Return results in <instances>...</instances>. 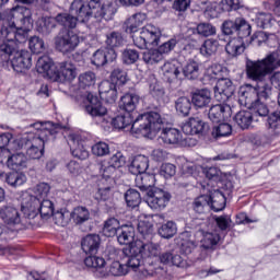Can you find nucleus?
Wrapping results in <instances>:
<instances>
[{
    "label": "nucleus",
    "mask_w": 280,
    "mask_h": 280,
    "mask_svg": "<svg viewBox=\"0 0 280 280\" xmlns=\"http://www.w3.org/2000/svg\"><path fill=\"white\" fill-rule=\"evenodd\" d=\"M58 27L57 18L44 16L37 22V32L42 34V36H49Z\"/></svg>",
    "instance_id": "c9c22d12"
},
{
    "label": "nucleus",
    "mask_w": 280,
    "mask_h": 280,
    "mask_svg": "<svg viewBox=\"0 0 280 280\" xmlns=\"http://www.w3.org/2000/svg\"><path fill=\"white\" fill-rule=\"evenodd\" d=\"M122 255H127V266L131 270H137L143 264V259L161 255V245L152 242L136 241L130 247L122 248Z\"/></svg>",
    "instance_id": "7ed1b4c3"
},
{
    "label": "nucleus",
    "mask_w": 280,
    "mask_h": 280,
    "mask_svg": "<svg viewBox=\"0 0 280 280\" xmlns=\"http://www.w3.org/2000/svg\"><path fill=\"white\" fill-rule=\"evenodd\" d=\"M210 198V209H212V211H222L223 209H225L226 207V197L224 196V194H222V191L220 190H214L213 192H211L209 196Z\"/></svg>",
    "instance_id": "a18cd8bd"
},
{
    "label": "nucleus",
    "mask_w": 280,
    "mask_h": 280,
    "mask_svg": "<svg viewBox=\"0 0 280 280\" xmlns=\"http://www.w3.org/2000/svg\"><path fill=\"white\" fill-rule=\"evenodd\" d=\"M141 102V96L137 93H126L124 96L120 97L119 107L121 110H125V113H129V115H132L135 110L137 109V105Z\"/></svg>",
    "instance_id": "7c9ffc66"
},
{
    "label": "nucleus",
    "mask_w": 280,
    "mask_h": 280,
    "mask_svg": "<svg viewBox=\"0 0 280 280\" xmlns=\"http://www.w3.org/2000/svg\"><path fill=\"white\" fill-rule=\"evenodd\" d=\"M164 58L159 49H150L142 55L143 62L147 65H159V62H163Z\"/></svg>",
    "instance_id": "052dcab7"
},
{
    "label": "nucleus",
    "mask_w": 280,
    "mask_h": 280,
    "mask_svg": "<svg viewBox=\"0 0 280 280\" xmlns=\"http://www.w3.org/2000/svg\"><path fill=\"white\" fill-rule=\"evenodd\" d=\"M234 94L235 84H233V81H231L229 77L217 82V85L214 86V98L217 102H229Z\"/></svg>",
    "instance_id": "f3484780"
},
{
    "label": "nucleus",
    "mask_w": 280,
    "mask_h": 280,
    "mask_svg": "<svg viewBox=\"0 0 280 280\" xmlns=\"http://www.w3.org/2000/svg\"><path fill=\"white\" fill-rule=\"evenodd\" d=\"M182 130L184 135H207L211 127L209 122H205L199 117H190L188 121H186L182 126Z\"/></svg>",
    "instance_id": "6ab92c4d"
},
{
    "label": "nucleus",
    "mask_w": 280,
    "mask_h": 280,
    "mask_svg": "<svg viewBox=\"0 0 280 280\" xmlns=\"http://www.w3.org/2000/svg\"><path fill=\"white\" fill-rule=\"evenodd\" d=\"M105 49H117L124 47V35L119 31H113L106 34Z\"/></svg>",
    "instance_id": "49530a36"
},
{
    "label": "nucleus",
    "mask_w": 280,
    "mask_h": 280,
    "mask_svg": "<svg viewBox=\"0 0 280 280\" xmlns=\"http://www.w3.org/2000/svg\"><path fill=\"white\" fill-rule=\"evenodd\" d=\"M102 246L100 234H88L81 240V248L85 255H95Z\"/></svg>",
    "instance_id": "393cba45"
},
{
    "label": "nucleus",
    "mask_w": 280,
    "mask_h": 280,
    "mask_svg": "<svg viewBox=\"0 0 280 280\" xmlns=\"http://www.w3.org/2000/svg\"><path fill=\"white\" fill-rule=\"evenodd\" d=\"M117 60V51L115 49L98 48L91 57V65L100 69V67H106L108 62H115Z\"/></svg>",
    "instance_id": "aec40b11"
},
{
    "label": "nucleus",
    "mask_w": 280,
    "mask_h": 280,
    "mask_svg": "<svg viewBox=\"0 0 280 280\" xmlns=\"http://www.w3.org/2000/svg\"><path fill=\"white\" fill-rule=\"evenodd\" d=\"M7 167L14 172L25 170V167H27V156L23 153H15L11 155V158L7 160Z\"/></svg>",
    "instance_id": "c03bdc74"
},
{
    "label": "nucleus",
    "mask_w": 280,
    "mask_h": 280,
    "mask_svg": "<svg viewBox=\"0 0 280 280\" xmlns=\"http://www.w3.org/2000/svg\"><path fill=\"white\" fill-rule=\"evenodd\" d=\"M240 97L242 102H245V106L255 115H259V117H266L270 115V109L268 105L261 101H259L257 96V88L250 84H245L240 89Z\"/></svg>",
    "instance_id": "6e6552de"
},
{
    "label": "nucleus",
    "mask_w": 280,
    "mask_h": 280,
    "mask_svg": "<svg viewBox=\"0 0 280 280\" xmlns=\"http://www.w3.org/2000/svg\"><path fill=\"white\" fill-rule=\"evenodd\" d=\"M125 200L129 209H137L141 205V192L135 188H130L125 194Z\"/></svg>",
    "instance_id": "6e6d98bb"
},
{
    "label": "nucleus",
    "mask_w": 280,
    "mask_h": 280,
    "mask_svg": "<svg viewBox=\"0 0 280 280\" xmlns=\"http://www.w3.org/2000/svg\"><path fill=\"white\" fill-rule=\"evenodd\" d=\"M122 261L124 264L119 261L112 262V265L109 266V275H112L113 277H122V275H128V268L132 267L128 266V256L125 254Z\"/></svg>",
    "instance_id": "3c124183"
},
{
    "label": "nucleus",
    "mask_w": 280,
    "mask_h": 280,
    "mask_svg": "<svg viewBox=\"0 0 280 280\" xmlns=\"http://www.w3.org/2000/svg\"><path fill=\"white\" fill-rule=\"evenodd\" d=\"M54 141V133L48 130L42 131L38 136L27 135L19 141L20 150H25L28 158L42 159L45 154V144Z\"/></svg>",
    "instance_id": "423d86ee"
},
{
    "label": "nucleus",
    "mask_w": 280,
    "mask_h": 280,
    "mask_svg": "<svg viewBox=\"0 0 280 280\" xmlns=\"http://www.w3.org/2000/svg\"><path fill=\"white\" fill-rule=\"evenodd\" d=\"M116 12L117 9H115V4L110 1L105 2L103 5L101 2L84 1L83 19L85 20L89 19L91 21L92 19H96V21H100L101 19H105V21H110Z\"/></svg>",
    "instance_id": "9d476101"
},
{
    "label": "nucleus",
    "mask_w": 280,
    "mask_h": 280,
    "mask_svg": "<svg viewBox=\"0 0 280 280\" xmlns=\"http://www.w3.org/2000/svg\"><path fill=\"white\" fill-rule=\"evenodd\" d=\"M231 135H233V127L229 122H221L211 131L213 139H222V137H231Z\"/></svg>",
    "instance_id": "5fc2aeb1"
},
{
    "label": "nucleus",
    "mask_w": 280,
    "mask_h": 280,
    "mask_svg": "<svg viewBox=\"0 0 280 280\" xmlns=\"http://www.w3.org/2000/svg\"><path fill=\"white\" fill-rule=\"evenodd\" d=\"M74 224H84V222H89L91 220V212L85 207H77L70 213Z\"/></svg>",
    "instance_id": "603ef678"
},
{
    "label": "nucleus",
    "mask_w": 280,
    "mask_h": 280,
    "mask_svg": "<svg viewBox=\"0 0 280 280\" xmlns=\"http://www.w3.org/2000/svg\"><path fill=\"white\" fill-rule=\"evenodd\" d=\"M135 47L138 49H150V47H159L161 43V31L156 26L149 24L143 26L140 32L131 35Z\"/></svg>",
    "instance_id": "1a4fd4ad"
},
{
    "label": "nucleus",
    "mask_w": 280,
    "mask_h": 280,
    "mask_svg": "<svg viewBox=\"0 0 280 280\" xmlns=\"http://www.w3.org/2000/svg\"><path fill=\"white\" fill-rule=\"evenodd\" d=\"M182 73L186 80H198L200 78V63L194 59H189L183 67Z\"/></svg>",
    "instance_id": "ea45409f"
},
{
    "label": "nucleus",
    "mask_w": 280,
    "mask_h": 280,
    "mask_svg": "<svg viewBox=\"0 0 280 280\" xmlns=\"http://www.w3.org/2000/svg\"><path fill=\"white\" fill-rule=\"evenodd\" d=\"M163 117L159 112H148L132 116L131 132L137 137H150L156 135L163 128Z\"/></svg>",
    "instance_id": "20e7f679"
},
{
    "label": "nucleus",
    "mask_w": 280,
    "mask_h": 280,
    "mask_svg": "<svg viewBox=\"0 0 280 280\" xmlns=\"http://www.w3.org/2000/svg\"><path fill=\"white\" fill-rule=\"evenodd\" d=\"M137 187L144 194V201L150 209L154 211H163L170 200H172V194L163 189L155 188L156 178L152 174L142 173L137 175Z\"/></svg>",
    "instance_id": "f257e3e1"
},
{
    "label": "nucleus",
    "mask_w": 280,
    "mask_h": 280,
    "mask_svg": "<svg viewBox=\"0 0 280 280\" xmlns=\"http://www.w3.org/2000/svg\"><path fill=\"white\" fill-rule=\"evenodd\" d=\"M256 82L257 84L255 86L257 91L258 102H261V100H268V97L272 95V85L266 82V79Z\"/></svg>",
    "instance_id": "13d9d810"
},
{
    "label": "nucleus",
    "mask_w": 280,
    "mask_h": 280,
    "mask_svg": "<svg viewBox=\"0 0 280 280\" xmlns=\"http://www.w3.org/2000/svg\"><path fill=\"white\" fill-rule=\"evenodd\" d=\"M85 112L88 115H91L93 119L106 117L108 109L104 107L100 97L93 95V93H88L86 95Z\"/></svg>",
    "instance_id": "412c9836"
},
{
    "label": "nucleus",
    "mask_w": 280,
    "mask_h": 280,
    "mask_svg": "<svg viewBox=\"0 0 280 280\" xmlns=\"http://www.w3.org/2000/svg\"><path fill=\"white\" fill-rule=\"evenodd\" d=\"M18 48L19 44L16 42H10V39L0 34V65L2 67L10 65Z\"/></svg>",
    "instance_id": "4be33fe9"
},
{
    "label": "nucleus",
    "mask_w": 280,
    "mask_h": 280,
    "mask_svg": "<svg viewBox=\"0 0 280 280\" xmlns=\"http://www.w3.org/2000/svg\"><path fill=\"white\" fill-rule=\"evenodd\" d=\"M121 229V222L115 217L108 218L103 224V235L105 237H116Z\"/></svg>",
    "instance_id": "79ce46f5"
},
{
    "label": "nucleus",
    "mask_w": 280,
    "mask_h": 280,
    "mask_svg": "<svg viewBox=\"0 0 280 280\" xmlns=\"http://www.w3.org/2000/svg\"><path fill=\"white\" fill-rule=\"evenodd\" d=\"M149 93L155 100H161L165 95V89L159 84V81L154 77H151L149 80Z\"/></svg>",
    "instance_id": "e2e57ef3"
},
{
    "label": "nucleus",
    "mask_w": 280,
    "mask_h": 280,
    "mask_svg": "<svg viewBox=\"0 0 280 280\" xmlns=\"http://www.w3.org/2000/svg\"><path fill=\"white\" fill-rule=\"evenodd\" d=\"M110 83L115 86H124L128 82V72L121 67H115L110 72Z\"/></svg>",
    "instance_id": "8fccbe9b"
},
{
    "label": "nucleus",
    "mask_w": 280,
    "mask_h": 280,
    "mask_svg": "<svg viewBox=\"0 0 280 280\" xmlns=\"http://www.w3.org/2000/svg\"><path fill=\"white\" fill-rule=\"evenodd\" d=\"M177 231L178 229L176 228V223H174V221H168L159 228L158 233L164 240H170L175 236Z\"/></svg>",
    "instance_id": "680f3d73"
},
{
    "label": "nucleus",
    "mask_w": 280,
    "mask_h": 280,
    "mask_svg": "<svg viewBox=\"0 0 280 280\" xmlns=\"http://www.w3.org/2000/svg\"><path fill=\"white\" fill-rule=\"evenodd\" d=\"M246 50V42L244 38L240 39L235 37L234 39L230 40L225 46V51L232 58H237V56H242V54Z\"/></svg>",
    "instance_id": "e433bc0d"
},
{
    "label": "nucleus",
    "mask_w": 280,
    "mask_h": 280,
    "mask_svg": "<svg viewBox=\"0 0 280 280\" xmlns=\"http://www.w3.org/2000/svg\"><path fill=\"white\" fill-rule=\"evenodd\" d=\"M212 100L211 91L209 89H197L190 93V101L197 110L209 108V106H211Z\"/></svg>",
    "instance_id": "5701e85b"
},
{
    "label": "nucleus",
    "mask_w": 280,
    "mask_h": 280,
    "mask_svg": "<svg viewBox=\"0 0 280 280\" xmlns=\"http://www.w3.org/2000/svg\"><path fill=\"white\" fill-rule=\"evenodd\" d=\"M147 19L148 15L145 13H135L128 18L124 23L126 34H136L139 30H143V23H145Z\"/></svg>",
    "instance_id": "a878e982"
},
{
    "label": "nucleus",
    "mask_w": 280,
    "mask_h": 280,
    "mask_svg": "<svg viewBox=\"0 0 280 280\" xmlns=\"http://www.w3.org/2000/svg\"><path fill=\"white\" fill-rule=\"evenodd\" d=\"M12 69L16 71V73H23V71H27V69H32V52L28 50H19V46L9 62Z\"/></svg>",
    "instance_id": "4468645a"
},
{
    "label": "nucleus",
    "mask_w": 280,
    "mask_h": 280,
    "mask_svg": "<svg viewBox=\"0 0 280 280\" xmlns=\"http://www.w3.org/2000/svg\"><path fill=\"white\" fill-rule=\"evenodd\" d=\"M150 167V160L145 155H136L129 165V172L135 176L145 174Z\"/></svg>",
    "instance_id": "473e14b6"
},
{
    "label": "nucleus",
    "mask_w": 280,
    "mask_h": 280,
    "mask_svg": "<svg viewBox=\"0 0 280 280\" xmlns=\"http://www.w3.org/2000/svg\"><path fill=\"white\" fill-rule=\"evenodd\" d=\"M84 0H74L70 5V13H59L56 15L58 25L65 27L63 30H75L78 23H89V19L83 16Z\"/></svg>",
    "instance_id": "0eeeda50"
},
{
    "label": "nucleus",
    "mask_w": 280,
    "mask_h": 280,
    "mask_svg": "<svg viewBox=\"0 0 280 280\" xmlns=\"http://www.w3.org/2000/svg\"><path fill=\"white\" fill-rule=\"evenodd\" d=\"M223 36H232L233 38H248L253 32V26L244 18H235L223 21L221 25Z\"/></svg>",
    "instance_id": "9b49d317"
},
{
    "label": "nucleus",
    "mask_w": 280,
    "mask_h": 280,
    "mask_svg": "<svg viewBox=\"0 0 280 280\" xmlns=\"http://www.w3.org/2000/svg\"><path fill=\"white\" fill-rule=\"evenodd\" d=\"M116 237L120 246H126L124 248H130L131 244L137 242L135 241V226H132V224H122L120 229H118Z\"/></svg>",
    "instance_id": "bb28decb"
},
{
    "label": "nucleus",
    "mask_w": 280,
    "mask_h": 280,
    "mask_svg": "<svg viewBox=\"0 0 280 280\" xmlns=\"http://www.w3.org/2000/svg\"><path fill=\"white\" fill-rule=\"evenodd\" d=\"M163 75L171 82V80H177L180 77L182 69L178 63L165 62L162 66Z\"/></svg>",
    "instance_id": "864d4df0"
},
{
    "label": "nucleus",
    "mask_w": 280,
    "mask_h": 280,
    "mask_svg": "<svg viewBox=\"0 0 280 280\" xmlns=\"http://www.w3.org/2000/svg\"><path fill=\"white\" fill-rule=\"evenodd\" d=\"M195 32H197L199 36L207 38L209 36H215L217 28L213 24L203 22L196 26Z\"/></svg>",
    "instance_id": "0e129e2a"
},
{
    "label": "nucleus",
    "mask_w": 280,
    "mask_h": 280,
    "mask_svg": "<svg viewBox=\"0 0 280 280\" xmlns=\"http://www.w3.org/2000/svg\"><path fill=\"white\" fill-rule=\"evenodd\" d=\"M70 141L72 143L70 144L72 156L79 159L80 161H86V158L89 156V151L84 149V145L80 144V141H78V136L71 135Z\"/></svg>",
    "instance_id": "de8ad7c7"
},
{
    "label": "nucleus",
    "mask_w": 280,
    "mask_h": 280,
    "mask_svg": "<svg viewBox=\"0 0 280 280\" xmlns=\"http://www.w3.org/2000/svg\"><path fill=\"white\" fill-rule=\"evenodd\" d=\"M33 128H35V130H37L36 133H31L34 137H38L40 135V132L47 130L50 135L54 136V141H56V136L62 131V129L65 127H62V125L60 124H55L52 121H47V122H34L33 125H31Z\"/></svg>",
    "instance_id": "72a5a7b5"
},
{
    "label": "nucleus",
    "mask_w": 280,
    "mask_h": 280,
    "mask_svg": "<svg viewBox=\"0 0 280 280\" xmlns=\"http://www.w3.org/2000/svg\"><path fill=\"white\" fill-rule=\"evenodd\" d=\"M0 178H3L11 187H21L27 180V176L21 172L0 173Z\"/></svg>",
    "instance_id": "4c0bfd02"
},
{
    "label": "nucleus",
    "mask_w": 280,
    "mask_h": 280,
    "mask_svg": "<svg viewBox=\"0 0 280 280\" xmlns=\"http://www.w3.org/2000/svg\"><path fill=\"white\" fill-rule=\"evenodd\" d=\"M160 262L164 266H176L177 268H187V260L182 255L173 252H164L158 255Z\"/></svg>",
    "instance_id": "c756f323"
},
{
    "label": "nucleus",
    "mask_w": 280,
    "mask_h": 280,
    "mask_svg": "<svg viewBox=\"0 0 280 280\" xmlns=\"http://www.w3.org/2000/svg\"><path fill=\"white\" fill-rule=\"evenodd\" d=\"M257 117H260L259 115L255 114L253 110H241L234 116V121L237 124L238 127L242 128V130H246L250 128V124L253 121H258Z\"/></svg>",
    "instance_id": "2f4dec72"
},
{
    "label": "nucleus",
    "mask_w": 280,
    "mask_h": 280,
    "mask_svg": "<svg viewBox=\"0 0 280 280\" xmlns=\"http://www.w3.org/2000/svg\"><path fill=\"white\" fill-rule=\"evenodd\" d=\"M121 60L124 65H135L139 60V51L130 48L122 50Z\"/></svg>",
    "instance_id": "774afa93"
},
{
    "label": "nucleus",
    "mask_w": 280,
    "mask_h": 280,
    "mask_svg": "<svg viewBox=\"0 0 280 280\" xmlns=\"http://www.w3.org/2000/svg\"><path fill=\"white\" fill-rule=\"evenodd\" d=\"M209 202H211V198L208 195L196 197L191 203L192 210L199 214L207 213L211 209Z\"/></svg>",
    "instance_id": "09e8293b"
},
{
    "label": "nucleus",
    "mask_w": 280,
    "mask_h": 280,
    "mask_svg": "<svg viewBox=\"0 0 280 280\" xmlns=\"http://www.w3.org/2000/svg\"><path fill=\"white\" fill-rule=\"evenodd\" d=\"M21 209L26 220H34L38 213L43 218H51L54 215V202L51 200L39 199L30 194L23 196Z\"/></svg>",
    "instance_id": "39448f33"
},
{
    "label": "nucleus",
    "mask_w": 280,
    "mask_h": 280,
    "mask_svg": "<svg viewBox=\"0 0 280 280\" xmlns=\"http://www.w3.org/2000/svg\"><path fill=\"white\" fill-rule=\"evenodd\" d=\"M101 100L106 104H115L117 102V85L110 81H103L98 86Z\"/></svg>",
    "instance_id": "cd10ccee"
},
{
    "label": "nucleus",
    "mask_w": 280,
    "mask_h": 280,
    "mask_svg": "<svg viewBox=\"0 0 280 280\" xmlns=\"http://www.w3.org/2000/svg\"><path fill=\"white\" fill-rule=\"evenodd\" d=\"M203 174L208 180H212L213 183H220L222 180V171L217 166H206Z\"/></svg>",
    "instance_id": "69168bd1"
},
{
    "label": "nucleus",
    "mask_w": 280,
    "mask_h": 280,
    "mask_svg": "<svg viewBox=\"0 0 280 280\" xmlns=\"http://www.w3.org/2000/svg\"><path fill=\"white\" fill-rule=\"evenodd\" d=\"M37 73H40L44 78H48L54 82V74H56L57 67L51 62V59L47 56L39 57L36 63Z\"/></svg>",
    "instance_id": "c85d7f7f"
},
{
    "label": "nucleus",
    "mask_w": 280,
    "mask_h": 280,
    "mask_svg": "<svg viewBox=\"0 0 280 280\" xmlns=\"http://www.w3.org/2000/svg\"><path fill=\"white\" fill-rule=\"evenodd\" d=\"M0 35L5 36L11 43H16V45L27 42V32L16 27L14 22L3 24L0 28Z\"/></svg>",
    "instance_id": "2eb2a0df"
},
{
    "label": "nucleus",
    "mask_w": 280,
    "mask_h": 280,
    "mask_svg": "<svg viewBox=\"0 0 280 280\" xmlns=\"http://www.w3.org/2000/svg\"><path fill=\"white\" fill-rule=\"evenodd\" d=\"M9 19L10 22L7 23H21L24 27H30L34 23V20L32 19V10L26 7L16 5L15 8H12L9 12Z\"/></svg>",
    "instance_id": "a211bd4d"
},
{
    "label": "nucleus",
    "mask_w": 280,
    "mask_h": 280,
    "mask_svg": "<svg viewBox=\"0 0 280 280\" xmlns=\"http://www.w3.org/2000/svg\"><path fill=\"white\" fill-rule=\"evenodd\" d=\"M180 139H183V136L180 131L175 128L163 129L160 136V141L164 142L166 145H176V143H180Z\"/></svg>",
    "instance_id": "58836bf2"
},
{
    "label": "nucleus",
    "mask_w": 280,
    "mask_h": 280,
    "mask_svg": "<svg viewBox=\"0 0 280 280\" xmlns=\"http://www.w3.org/2000/svg\"><path fill=\"white\" fill-rule=\"evenodd\" d=\"M77 77L78 69L75 68V65L65 61L59 65V68H56L55 74H52V82H71L72 80H75Z\"/></svg>",
    "instance_id": "dca6fc26"
},
{
    "label": "nucleus",
    "mask_w": 280,
    "mask_h": 280,
    "mask_svg": "<svg viewBox=\"0 0 280 280\" xmlns=\"http://www.w3.org/2000/svg\"><path fill=\"white\" fill-rule=\"evenodd\" d=\"M95 84V72L88 71L79 75L80 89H89Z\"/></svg>",
    "instance_id": "338daca9"
},
{
    "label": "nucleus",
    "mask_w": 280,
    "mask_h": 280,
    "mask_svg": "<svg viewBox=\"0 0 280 280\" xmlns=\"http://www.w3.org/2000/svg\"><path fill=\"white\" fill-rule=\"evenodd\" d=\"M192 226H195L196 232L202 235L201 246L206 250L215 248L220 242V234L209 232V221L203 219H195L192 221Z\"/></svg>",
    "instance_id": "ddd939ff"
},
{
    "label": "nucleus",
    "mask_w": 280,
    "mask_h": 280,
    "mask_svg": "<svg viewBox=\"0 0 280 280\" xmlns=\"http://www.w3.org/2000/svg\"><path fill=\"white\" fill-rule=\"evenodd\" d=\"M112 125L118 130L128 128V126L132 125V114L125 112V114L114 117L112 119Z\"/></svg>",
    "instance_id": "4d7b16f0"
},
{
    "label": "nucleus",
    "mask_w": 280,
    "mask_h": 280,
    "mask_svg": "<svg viewBox=\"0 0 280 280\" xmlns=\"http://www.w3.org/2000/svg\"><path fill=\"white\" fill-rule=\"evenodd\" d=\"M219 45L220 44L215 39H206L200 47L201 56H205V58H211V56L217 54Z\"/></svg>",
    "instance_id": "bf43d9fd"
},
{
    "label": "nucleus",
    "mask_w": 280,
    "mask_h": 280,
    "mask_svg": "<svg viewBox=\"0 0 280 280\" xmlns=\"http://www.w3.org/2000/svg\"><path fill=\"white\" fill-rule=\"evenodd\" d=\"M0 218L5 224H21L22 218L19 209L13 206H4L0 209Z\"/></svg>",
    "instance_id": "f704fd0d"
},
{
    "label": "nucleus",
    "mask_w": 280,
    "mask_h": 280,
    "mask_svg": "<svg viewBox=\"0 0 280 280\" xmlns=\"http://www.w3.org/2000/svg\"><path fill=\"white\" fill-rule=\"evenodd\" d=\"M280 68V50L273 51L261 60L246 58L245 73L247 80L261 82L266 75H270L275 69Z\"/></svg>",
    "instance_id": "f03ea898"
},
{
    "label": "nucleus",
    "mask_w": 280,
    "mask_h": 280,
    "mask_svg": "<svg viewBox=\"0 0 280 280\" xmlns=\"http://www.w3.org/2000/svg\"><path fill=\"white\" fill-rule=\"evenodd\" d=\"M191 106H194V104L187 96H179L175 101V110L179 117H189L191 113Z\"/></svg>",
    "instance_id": "37998d69"
},
{
    "label": "nucleus",
    "mask_w": 280,
    "mask_h": 280,
    "mask_svg": "<svg viewBox=\"0 0 280 280\" xmlns=\"http://www.w3.org/2000/svg\"><path fill=\"white\" fill-rule=\"evenodd\" d=\"M208 119L212 121V124H220V121H226L231 117V106L224 104H215L209 106V110L207 113Z\"/></svg>",
    "instance_id": "b1692460"
},
{
    "label": "nucleus",
    "mask_w": 280,
    "mask_h": 280,
    "mask_svg": "<svg viewBox=\"0 0 280 280\" xmlns=\"http://www.w3.org/2000/svg\"><path fill=\"white\" fill-rule=\"evenodd\" d=\"M124 165H126V158L120 152H118L110 158L107 166L104 164L101 165V170H103L104 175L113 174L115 170H119V167H124Z\"/></svg>",
    "instance_id": "a19ab883"
},
{
    "label": "nucleus",
    "mask_w": 280,
    "mask_h": 280,
    "mask_svg": "<svg viewBox=\"0 0 280 280\" xmlns=\"http://www.w3.org/2000/svg\"><path fill=\"white\" fill-rule=\"evenodd\" d=\"M55 49L60 54H71L80 45V36L70 30H61L54 38Z\"/></svg>",
    "instance_id": "f8f14e48"
}]
</instances>
